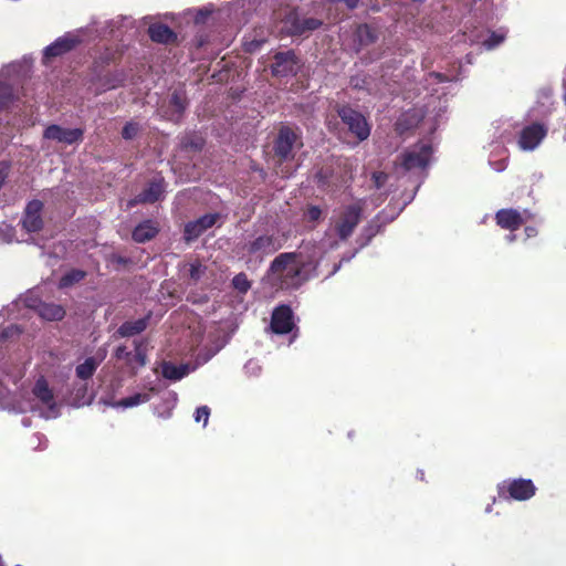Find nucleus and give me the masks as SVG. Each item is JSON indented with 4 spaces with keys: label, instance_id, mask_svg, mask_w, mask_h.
<instances>
[{
    "label": "nucleus",
    "instance_id": "1",
    "mask_svg": "<svg viewBox=\"0 0 566 566\" xmlns=\"http://www.w3.org/2000/svg\"><path fill=\"white\" fill-rule=\"evenodd\" d=\"M283 247L282 239L275 233H262L249 239L241 248L248 262L261 263Z\"/></svg>",
    "mask_w": 566,
    "mask_h": 566
},
{
    "label": "nucleus",
    "instance_id": "2",
    "mask_svg": "<svg viewBox=\"0 0 566 566\" xmlns=\"http://www.w3.org/2000/svg\"><path fill=\"white\" fill-rule=\"evenodd\" d=\"M363 205L355 202L345 206L333 221V229L340 241H347L363 217Z\"/></svg>",
    "mask_w": 566,
    "mask_h": 566
},
{
    "label": "nucleus",
    "instance_id": "3",
    "mask_svg": "<svg viewBox=\"0 0 566 566\" xmlns=\"http://www.w3.org/2000/svg\"><path fill=\"white\" fill-rule=\"evenodd\" d=\"M337 115L347 127L348 132L355 136L358 142H364L369 137L371 127L367 118L360 112L349 105H343L337 108Z\"/></svg>",
    "mask_w": 566,
    "mask_h": 566
},
{
    "label": "nucleus",
    "instance_id": "4",
    "mask_svg": "<svg viewBox=\"0 0 566 566\" xmlns=\"http://www.w3.org/2000/svg\"><path fill=\"white\" fill-rule=\"evenodd\" d=\"M536 493V486L531 479H510L497 485V494L503 500L526 501Z\"/></svg>",
    "mask_w": 566,
    "mask_h": 566
},
{
    "label": "nucleus",
    "instance_id": "5",
    "mask_svg": "<svg viewBox=\"0 0 566 566\" xmlns=\"http://www.w3.org/2000/svg\"><path fill=\"white\" fill-rule=\"evenodd\" d=\"M297 144L298 147L303 146L295 130L286 125L281 126L273 142L274 157L280 164L293 159L294 147Z\"/></svg>",
    "mask_w": 566,
    "mask_h": 566
},
{
    "label": "nucleus",
    "instance_id": "6",
    "mask_svg": "<svg viewBox=\"0 0 566 566\" xmlns=\"http://www.w3.org/2000/svg\"><path fill=\"white\" fill-rule=\"evenodd\" d=\"M431 155V145L422 144L416 149L407 150L401 154L400 165L407 171L412 169H424L429 165Z\"/></svg>",
    "mask_w": 566,
    "mask_h": 566
},
{
    "label": "nucleus",
    "instance_id": "7",
    "mask_svg": "<svg viewBox=\"0 0 566 566\" xmlns=\"http://www.w3.org/2000/svg\"><path fill=\"white\" fill-rule=\"evenodd\" d=\"M531 218V213L527 210H524L521 213L518 210L513 208L500 209L495 213V222L496 224L504 230H509L514 232L518 230L526 220Z\"/></svg>",
    "mask_w": 566,
    "mask_h": 566
},
{
    "label": "nucleus",
    "instance_id": "8",
    "mask_svg": "<svg viewBox=\"0 0 566 566\" xmlns=\"http://www.w3.org/2000/svg\"><path fill=\"white\" fill-rule=\"evenodd\" d=\"M295 327L294 315L292 308L282 304L276 306L271 316V329L274 334H289Z\"/></svg>",
    "mask_w": 566,
    "mask_h": 566
},
{
    "label": "nucleus",
    "instance_id": "9",
    "mask_svg": "<svg viewBox=\"0 0 566 566\" xmlns=\"http://www.w3.org/2000/svg\"><path fill=\"white\" fill-rule=\"evenodd\" d=\"M548 128L542 123L525 126L518 137V146L523 150H534L546 137Z\"/></svg>",
    "mask_w": 566,
    "mask_h": 566
},
{
    "label": "nucleus",
    "instance_id": "10",
    "mask_svg": "<svg viewBox=\"0 0 566 566\" xmlns=\"http://www.w3.org/2000/svg\"><path fill=\"white\" fill-rule=\"evenodd\" d=\"M43 137L45 139L72 145L83 140L84 130L82 128H64L60 125L52 124L44 129Z\"/></svg>",
    "mask_w": 566,
    "mask_h": 566
},
{
    "label": "nucleus",
    "instance_id": "11",
    "mask_svg": "<svg viewBox=\"0 0 566 566\" xmlns=\"http://www.w3.org/2000/svg\"><path fill=\"white\" fill-rule=\"evenodd\" d=\"M291 35H302L305 32L317 30L323 22L316 18L301 19L296 11H291L284 20Z\"/></svg>",
    "mask_w": 566,
    "mask_h": 566
},
{
    "label": "nucleus",
    "instance_id": "12",
    "mask_svg": "<svg viewBox=\"0 0 566 566\" xmlns=\"http://www.w3.org/2000/svg\"><path fill=\"white\" fill-rule=\"evenodd\" d=\"M272 74L274 76H289L297 73V56L293 50L277 52L274 55Z\"/></svg>",
    "mask_w": 566,
    "mask_h": 566
},
{
    "label": "nucleus",
    "instance_id": "13",
    "mask_svg": "<svg viewBox=\"0 0 566 566\" xmlns=\"http://www.w3.org/2000/svg\"><path fill=\"white\" fill-rule=\"evenodd\" d=\"M219 218L218 213H207L195 221L186 223L184 229V239L186 242H192L205 231L212 228Z\"/></svg>",
    "mask_w": 566,
    "mask_h": 566
},
{
    "label": "nucleus",
    "instance_id": "14",
    "mask_svg": "<svg viewBox=\"0 0 566 566\" xmlns=\"http://www.w3.org/2000/svg\"><path fill=\"white\" fill-rule=\"evenodd\" d=\"M43 203L40 200H31L28 202L22 218V227L27 232H39L43 228L41 212Z\"/></svg>",
    "mask_w": 566,
    "mask_h": 566
},
{
    "label": "nucleus",
    "instance_id": "15",
    "mask_svg": "<svg viewBox=\"0 0 566 566\" xmlns=\"http://www.w3.org/2000/svg\"><path fill=\"white\" fill-rule=\"evenodd\" d=\"M80 40L76 36L64 35L57 38L53 43L45 48L43 57L45 60H50L53 57L61 56L70 51H72L77 44Z\"/></svg>",
    "mask_w": 566,
    "mask_h": 566
},
{
    "label": "nucleus",
    "instance_id": "16",
    "mask_svg": "<svg viewBox=\"0 0 566 566\" xmlns=\"http://www.w3.org/2000/svg\"><path fill=\"white\" fill-rule=\"evenodd\" d=\"M296 259V253L286 252L279 254L270 265V271L273 274H281L287 271L289 276H297L301 272L300 266L293 265Z\"/></svg>",
    "mask_w": 566,
    "mask_h": 566
},
{
    "label": "nucleus",
    "instance_id": "17",
    "mask_svg": "<svg viewBox=\"0 0 566 566\" xmlns=\"http://www.w3.org/2000/svg\"><path fill=\"white\" fill-rule=\"evenodd\" d=\"M165 191V182L163 178L151 180L147 187L139 192L134 202L136 203H155L160 199Z\"/></svg>",
    "mask_w": 566,
    "mask_h": 566
},
{
    "label": "nucleus",
    "instance_id": "18",
    "mask_svg": "<svg viewBox=\"0 0 566 566\" xmlns=\"http://www.w3.org/2000/svg\"><path fill=\"white\" fill-rule=\"evenodd\" d=\"M158 233L159 226L157 221L147 219L134 228L132 238L137 243H146L153 240Z\"/></svg>",
    "mask_w": 566,
    "mask_h": 566
},
{
    "label": "nucleus",
    "instance_id": "19",
    "mask_svg": "<svg viewBox=\"0 0 566 566\" xmlns=\"http://www.w3.org/2000/svg\"><path fill=\"white\" fill-rule=\"evenodd\" d=\"M148 35L151 41L160 44L174 43L177 40V34L167 24L153 23L148 28Z\"/></svg>",
    "mask_w": 566,
    "mask_h": 566
},
{
    "label": "nucleus",
    "instance_id": "20",
    "mask_svg": "<svg viewBox=\"0 0 566 566\" xmlns=\"http://www.w3.org/2000/svg\"><path fill=\"white\" fill-rule=\"evenodd\" d=\"M150 316L151 313H148L143 318L124 322L116 331V334L120 337H132L143 333L149 324Z\"/></svg>",
    "mask_w": 566,
    "mask_h": 566
},
{
    "label": "nucleus",
    "instance_id": "21",
    "mask_svg": "<svg viewBox=\"0 0 566 566\" xmlns=\"http://www.w3.org/2000/svg\"><path fill=\"white\" fill-rule=\"evenodd\" d=\"M33 395L50 409L55 408L53 390L44 377H40L32 389Z\"/></svg>",
    "mask_w": 566,
    "mask_h": 566
},
{
    "label": "nucleus",
    "instance_id": "22",
    "mask_svg": "<svg viewBox=\"0 0 566 566\" xmlns=\"http://www.w3.org/2000/svg\"><path fill=\"white\" fill-rule=\"evenodd\" d=\"M189 373L188 365H175L170 361H165L161 366V374L166 379L180 380Z\"/></svg>",
    "mask_w": 566,
    "mask_h": 566
},
{
    "label": "nucleus",
    "instance_id": "23",
    "mask_svg": "<svg viewBox=\"0 0 566 566\" xmlns=\"http://www.w3.org/2000/svg\"><path fill=\"white\" fill-rule=\"evenodd\" d=\"M39 314L46 321H61L65 316V310L59 304L42 303L39 306Z\"/></svg>",
    "mask_w": 566,
    "mask_h": 566
},
{
    "label": "nucleus",
    "instance_id": "24",
    "mask_svg": "<svg viewBox=\"0 0 566 566\" xmlns=\"http://www.w3.org/2000/svg\"><path fill=\"white\" fill-rule=\"evenodd\" d=\"M169 106L172 108L174 114L180 117L188 106L186 92L182 90H175L170 95Z\"/></svg>",
    "mask_w": 566,
    "mask_h": 566
},
{
    "label": "nucleus",
    "instance_id": "25",
    "mask_svg": "<svg viewBox=\"0 0 566 566\" xmlns=\"http://www.w3.org/2000/svg\"><path fill=\"white\" fill-rule=\"evenodd\" d=\"M98 365V360H96L94 357H88L83 364L76 366L75 374L80 379L87 380L92 378Z\"/></svg>",
    "mask_w": 566,
    "mask_h": 566
},
{
    "label": "nucleus",
    "instance_id": "26",
    "mask_svg": "<svg viewBox=\"0 0 566 566\" xmlns=\"http://www.w3.org/2000/svg\"><path fill=\"white\" fill-rule=\"evenodd\" d=\"M85 276H86V272L85 271L78 270V269H73V270L66 272L60 279L59 287L60 289L70 287L72 285H74L75 283L81 282Z\"/></svg>",
    "mask_w": 566,
    "mask_h": 566
},
{
    "label": "nucleus",
    "instance_id": "27",
    "mask_svg": "<svg viewBox=\"0 0 566 566\" xmlns=\"http://www.w3.org/2000/svg\"><path fill=\"white\" fill-rule=\"evenodd\" d=\"M150 399V395L146 392H138L133 396L123 398L118 401V406L124 408H130L140 403L147 402Z\"/></svg>",
    "mask_w": 566,
    "mask_h": 566
},
{
    "label": "nucleus",
    "instance_id": "28",
    "mask_svg": "<svg viewBox=\"0 0 566 566\" xmlns=\"http://www.w3.org/2000/svg\"><path fill=\"white\" fill-rule=\"evenodd\" d=\"M203 146H205L203 138L200 136H197V135L186 136L181 140V147L184 149L200 151V150H202Z\"/></svg>",
    "mask_w": 566,
    "mask_h": 566
},
{
    "label": "nucleus",
    "instance_id": "29",
    "mask_svg": "<svg viewBox=\"0 0 566 566\" xmlns=\"http://www.w3.org/2000/svg\"><path fill=\"white\" fill-rule=\"evenodd\" d=\"M13 98V87L7 83H0V109L8 107Z\"/></svg>",
    "mask_w": 566,
    "mask_h": 566
},
{
    "label": "nucleus",
    "instance_id": "30",
    "mask_svg": "<svg viewBox=\"0 0 566 566\" xmlns=\"http://www.w3.org/2000/svg\"><path fill=\"white\" fill-rule=\"evenodd\" d=\"M233 287L242 294H245L251 289V282L249 281L245 273L241 272L234 275L232 279Z\"/></svg>",
    "mask_w": 566,
    "mask_h": 566
},
{
    "label": "nucleus",
    "instance_id": "31",
    "mask_svg": "<svg viewBox=\"0 0 566 566\" xmlns=\"http://www.w3.org/2000/svg\"><path fill=\"white\" fill-rule=\"evenodd\" d=\"M370 80L368 75H355L350 77L349 84L354 90L369 92Z\"/></svg>",
    "mask_w": 566,
    "mask_h": 566
},
{
    "label": "nucleus",
    "instance_id": "32",
    "mask_svg": "<svg viewBox=\"0 0 566 566\" xmlns=\"http://www.w3.org/2000/svg\"><path fill=\"white\" fill-rule=\"evenodd\" d=\"M333 176V169L331 167H322L315 174V181L319 187H327Z\"/></svg>",
    "mask_w": 566,
    "mask_h": 566
},
{
    "label": "nucleus",
    "instance_id": "33",
    "mask_svg": "<svg viewBox=\"0 0 566 566\" xmlns=\"http://www.w3.org/2000/svg\"><path fill=\"white\" fill-rule=\"evenodd\" d=\"M140 130V126L136 122H127L122 129V137L125 140L134 139Z\"/></svg>",
    "mask_w": 566,
    "mask_h": 566
},
{
    "label": "nucleus",
    "instance_id": "34",
    "mask_svg": "<svg viewBox=\"0 0 566 566\" xmlns=\"http://www.w3.org/2000/svg\"><path fill=\"white\" fill-rule=\"evenodd\" d=\"M358 35L360 42H365L366 44L374 43L376 41V35L373 29L368 24H361L358 27Z\"/></svg>",
    "mask_w": 566,
    "mask_h": 566
},
{
    "label": "nucleus",
    "instance_id": "35",
    "mask_svg": "<svg viewBox=\"0 0 566 566\" xmlns=\"http://www.w3.org/2000/svg\"><path fill=\"white\" fill-rule=\"evenodd\" d=\"M135 344V354H132V363L136 361L138 366L143 367L146 365V353L142 348V344L138 342H134Z\"/></svg>",
    "mask_w": 566,
    "mask_h": 566
},
{
    "label": "nucleus",
    "instance_id": "36",
    "mask_svg": "<svg viewBox=\"0 0 566 566\" xmlns=\"http://www.w3.org/2000/svg\"><path fill=\"white\" fill-rule=\"evenodd\" d=\"M205 270H206V268L202 266V264L199 261H196V262L190 264L189 277L193 282H198L201 279Z\"/></svg>",
    "mask_w": 566,
    "mask_h": 566
},
{
    "label": "nucleus",
    "instance_id": "37",
    "mask_svg": "<svg viewBox=\"0 0 566 566\" xmlns=\"http://www.w3.org/2000/svg\"><path fill=\"white\" fill-rule=\"evenodd\" d=\"M504 41V35L499 34L496 32H491L490 36L483 41V45L488 50H492L496 48L499 44H501Z\"/></svg>",
    "mask_w": 566,
    "mask_h": 566
},
{
    "label": "nucleus",
    "instance_id": "38",
    "mask_svg": "<svg viewBox=\"0 0 566 566\" xmlns=\"http://www.w3.org/2000/svg\"><path fill=\"white\" fill-rule=\"evenodd\" d=\"M209 416H210V409L209 407L207 406H201V407H198L196 409V412H195V420L197 422H201L203 423V426H207L208 423V420H209Z\"/></svg>",
    "mask_w": 566,
    "mask_h": 566
},
{
    "label": "nucleus",
    "instance_id": "39",
    "mask_svg": "<svg viewBox=\"0 0 566 566\" xmlns=\"http://www.w3.org/2000/svg\"><path fill=\"white\" fill-rule=\"evenodd\" d=\"M115 357L117 359H126L127 364L132 366V353L126 350L125 346H118L115 350Z\"/></svg>",
    "mask_w": 566,
    "mask_h": 566
},
{
    "label": "nucleus",
    "instance_id": "40",
    "mask_svg": "<svg viewBox=\"0 0 566 566\" xmlns=\"http://www.w3.org/2000/svg\"><path fill=\"white\" fill-rule=\"evenodd\" d=\"M322 216V210L317 206H310L306 211V217L310 221H317Z\"/></svg>",
    "mask_w": 566,
    "mask_h": 566
},
{
    "label": "nucleus",
    "instance_id": "41",
    "mask_svg": "<svg viewBox=\"0 0 566 566\" xmlns=\"http://www.w3.org/2000/svg\"><path fill=\"white\" fill-rule=\"evenodd\" d=\"M360 0H329L332 3H343L348 10H355Z\"/></svg>",
    "mask_w": 566,
    "mask_h": 566
},
{
    "label": "nucleus",
    "instance_id": "42",
    "mask_svg": "<svg viewBox=\"0 0 566 566\" xmlns=\"http://www.w3.org/2000/svg\"><path fill=\"white\" fill-rule=\"evenodd\" d=\"M386 176L384 174H374V179L377 188L382 186Z\"/></svg>",
    "mask_w": 566,
    "mask_h": 566
},
{
    "label": "nucleus",
    "instance_id": "43",
    "mask_svg": "<svg viewBox=\"0 0 566 566\" xmlns=\"http://www.w3.org/2000/svg\"><path fill=\"white\" fill-rule=\"evenodd\" d=\"M403 122H405V119L399 118L396 124L397 130H399L400 133H402L405 129H407V126H405Z\"/></svg>",
    "mask_w": 566,
    "mask_h": 566
},
{
    "label": "nucleus",
    "instance_id": "44",
    "mask_svg": "<svg viewBox=\"0 0 566 566\" xmlns=\"http://www.w3.org/2000/svg\"><path fill=\"white\" fill-rule=\"evenodd\" d=\"M525 233L530 238V237L535 235L537 233V231H536V229L534 227H526L525 228Z\"/></svg>",
    "mask_w": 566,
    "mask_h": 566
},
{
    "label": "nucleus",
    "instance_id": "45",
    "mask_svg": "<svg viewBox=\"0 0 566 566\" xmlns=\"http://www.w3.org/2000/svg\"><path fill=\"white\" fill-rule=\"evenodd\" d=\"M119 85H122V80H114V81L109 82L107 88H116Z\"/></svg>",
    "mask_w": 566,
    "mask_h": 566
},
{
    "label": "nucleus",
    "instance_id": "46",
    "mask_svg": "<svg viewBox=\"0 0 566 566\" xmlns=\"http://www.w3.org/2000/svg\"><path fill=\"white\" fill-rule=\"evenodd\" d=\"M417 479H419V480H421V481H423V480H424V473H423V471H418V472H417Z\"/></svg>",
    "mask_w": 566,
    "mask_h": 566
},
{
    "label": "nucleus",
    "instance_id": "47",
    "mask_svg": "<svg viewBox=\"0 0 566 566\" xmlns=\"http://www.w3.org/2000/svg\"><path fill=\"white\" fill-rule=\"evenodd\" d=\"M506 238H507V240L510 242H513L515 240V235L514 234H509Z\"/></svg>",
    "mask_w": 566,
    "mask_h": 566
},
{
    "label": "nucleus",
    "instance_id": "48",
    "mask_svg": "<svg viewBox=\"0 0 566 566\" xmlns=\"http://www.w3.org/2000/svg\"><path fill=\"white\" fill-rule=\"evenodd\" d=\"M373 235H374V233H373V232H370V233H369V235H368V240H369Z\"/></svg>",
    "mask_w": 566,
    "mask_h": 566
}]
</instances>
